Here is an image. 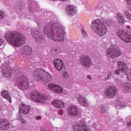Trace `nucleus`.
Returning <instances> with one entry per match:
<instances>
[{
	"mask_svg": "<svg viewBox=\"0 0 131 131\" xmlns=\"http://www.w3.org/2000/svg\"><path fill=\"white\" fill-rule=\"evenodd\" d=\"M43 31L46 36L53 39L54 41L64 40V36H65L64 27L59 23L50 21L46 25Z\"/></svg>",
	"mask_w": 131,
	"mask_h": 131,
	"instance_id": "f257e3e1",
	"label": "nucleus"
},
{
	"mask_svg": "<svg viewBox=\"0 0 131 131\" xmlns=\"http://www.w3.org/2000/svg\"><path fill=\"white\" fill-rule=\"evenodd\" d=\"M4 37L10 45L14 47H20L21 45L25 43V37L17 32H7Z\"/></svg>",
	"mask_w": 131,
	"mask_h": 131,
	"instance_id": "f03ea898",
	"label": "nucleus"
},
{
	"mask_svg": "<svg viewBox=\"0 0 131 131\" xmlns=\"http://www.w3.org/2000/svg\"><path fill=\"white\" fill-rule=\"evenodd\" d=\"M92 29L100 36H104L107 34V27L103 21L100 19H96L92 23Z\"/></svg>",
	"mask_w": 131,
	"mask_h": 131,
	"instance_id": "7ed1b4c3",
	"label": "nucleus"
},
{
	"mask_svg": "<svg viewBox=\"0 0 131 131\" xmlns=\"http://www.w3.org/2000/svg\"><path fill=\"white\" fill-rule=\"evenodd\" d=\"M33 76L36 80H41L43 83H48L52 80V76L49 73L40 69L36 70L33 73Z\"/></svg>",
	"mask_w": 131,
	"mask_h": 131,
	"instance_id": "20e7f679",
	"label": "nucleus"
},
{
	"mask_svg": "<svg viewBox=\"0 0 131 131\" xmlns=\"http://www.w3.org/2000/svg\"><path fill=\"white\" fill-rule=\"evenodd\" d=\"M105 54L106 57L110 59H115V58H118L122 55V51L118 46L115 45L108 48L105 51Z\"/></svg>",
	"mask_w": 131,
	"mask_h": 131,
	"instance_id": "39448f33",
	"label": "nucleus"
},
{
	"mask_svg": "<svg viewBox=\"0 0 131 131\" xmlns=\"http://www.w3.org/2000/svg\"><path fill=\"white\" fill-rule=\"evenodd\" d=\"M30 97L31 100L37 103H43L48 99V96L47 95L41 94L36 90L31 93Z\"/></svg>",
	"mask_w": 131,
	"mask_h": 131,
	"instance_id": "423d86ee",
	"label": "nucleus"
},
{
	"mask_svg": "<svg viewBox=\"0 0 131 131\" xmlns=\"http://www.w3.org/2000/svg\"><path fill=\"white\" fill-rule=\"evenodd\" d=\"M79 63L82 67L86 69H89L92 67L93 61L91 57L88 55L82 54L80 56L79 59Z\"/></svg>",
	"mask_w": 131,
	"mask_h": 131,
	"instance_id": "0eeeda50",
	"label": "nucleus"
},
{
	"mask_svg": "<svg viewBox=\"0 0 131 131\" xmlns=\"http://www.w3.org/2000/svg\"><path fill=\"white\" fill-rule=\"evenodd\" d=\"M16 83L22 91H26L29 88V82L27 77L24 76H21L17 78Z\"/></svg>",
	"mask_w": 131,
	"mask_h": 131,
	"instance_id": "6e6552de",
	"label": "nucleus"
},
{
	"mask_svg": "<svg viewBox=\"0 0 131 131\" xmlns=\"http://www.w3.org/2000/svg\"><path fill=\"white\" fill-rule=\"evenodd\" d=\"M32 36L35 38V40L37 43H42L46 39L45 36L42 35V33L37 29H33L31 30Z\"/></svg>",
	"mask_w": 131,
	"mask_h": 131,
	"instance_id": "1a4fd4ad",
	"label": "nucleus"
},
{
	"mask_svg": "<svg viewBox=\"0 0 131 131\" xmlns=\"http://www.w3.org/2000/svg\"><path fill=\"white\" fill-rule=\"evenodd\" d=\"M117 67V70L115 71L116 75H119L120 73H124L127 70L126 63L122 61H118Z\"/></svg>",
	"mask_w": 131,
	"mask_h": 131,
	"instance_id": "9d476101",
	"label": "nucleus"
},
{
	"mask_svg": "<svg viewBox=\"0 0 131 131\" xmlns=\"http://www.w3.org/2000/svg\"><path fill=\"white\" fill-rule=\"evenodd\" d=\"M118 35L125 42H131V32L122 30L118 33Z\"/></svg>",
	"mask_w": 131,
	"mask_h": 131,
	"instance_id": "9b49d317",
	"label": "nucleus"
},
{
	"mask_svg": "<svg viewBox=\"0 0 131 131\" xmlns=\"http://www.w3.org/2000/svg\"><path fill=\"white\" fill-rule=\"evenodd\" d=\"M116 94H117V89H116L115 86L113 85L110 86L105 92L106 97L109 99L114 98L116 96Z\"/></svg>",
	"mask_w": 131,
	"mask_h": 131,
	"instance_id": "f8f14e48",
	"label": "nucleus"
},
{
	"mask_svg": "<svg viewBox=\"0 0 131 131\" xmlns=\"http://www.w3.org/2000/svg\"><path fill=\"white\" fill-rule=\"evenodd\" d=\"M76 12H77V9L73 5H69L66 8V13L68 16L72 17V16H74L76 14Z\"/></svg>",
	"mask_w": 131,
	"mask_h": 131,
	"instance_id": "ddd939ff",
	"label": "nucleus"
},
{
	"mask_svg": "<svg viewBox=\"0 0 131 131\" xmlns=\"http://www.w3.org/2000/svg\"><path fill=\"white\" fill-rule=\"evenodd\" d=\"M2 70L3 72L4 76L7 78L11 77L13 71L11 69V68H10L9 66H6V64H3L2 66Z\"/></svg>",
	"mask_w": 131,
	"mask_h": 131,
	"instance_id": "4468645a",
	"label": "nucleus"
},
{
	"mask_svg": "<svg viewBox=\"0 0 131 131\" xmlns=\"http://www.w3.org/2000/svg\"><path fill=\"white\" fill-rule=\"evenodd\" d=\"M53 63L54 64V67L57 71H61V70H64L65 69V66H64V62L60 59H56L54 60Z\"/></svg>",
	"mask_w": 131,
	"mask_h": 131,
	"instance_id": "2eb2a0df",
	"label": "nucleus"
},
{
	"mask_svg": "<svg viewBox=\"0 0 131 131\" xmlns=\"http://www.w3.org/2000/svg\"><path fill=\"white\" fill-rule=\"evenodd\" d=\"M48 88L49 90H51V91H52L56 94H62L63 93V89L58 85L50 84L48 85Z\"/></svg>",
	"mask_w": 131,
	"mask_h": 131,
	"instance_id": "dca6fc26",
	"label": "nucleus"
},
{
	"mask_svg": "<svg viewBox=\"0 0 131 131\" xmlns=\"http://www.w3.org/2000/svg\"><path fill=\"white\" fill-rule=\"evenodd\" d=\"M67 110L68 115L71 116H77L78 115V108L75 105H70Z\"/></svg>",
	"mask_w": 131,
	"mask_h": 131,
	"instance_id": "f3484780",
	"label": "nucleus"
},
{
	"mask_svg": "<svg viewBox=\"0 0 131 131\" xmlns=\"http://www.w3.org/2000/svg\"><path fill=\"white\" fill-rule=\"evenodd\" d=\"M77 99L78 103H79L82 106H84V107H90V102H89V100H88V99L84 96L79 95L77 97Z\"/></svg>",
	"mask_w": 131,
	"mask_h": 131,
	"instance_id": "a211bd4d",
	"label": "nucleus"
},
{
	"mask_svg": "<svg viewBox=\"0 0 131 131\" xmlns=\"http://www.w3.org/2000/svg\"><path fill=\"white\" fill-rule=\"evenodd\" d=\"M10 127V122L6 119H0V129L1 130H6Z\"/></svg>",
	"mask_w": 131,
	"mask_h": 131,
	"instance_id": "6ab92c4d",
	"label": "nucleus"
},
{
	"mask_svg": "<svg viewBox=\"0 0 131 131\" xmlns=\"http://www.w3.org/2000/svg\"><path fill=\"white\" fill-rule=\"evenodd\" d=\"M73 129L74 131H91L90 127H88L82 123L75 126Z\"/></svg>",
	"mask_w": 131,
	"mask_h": 131,
	"instance_id": "aec40b11",
	"label": "nucleus"
},
{
	"mask_svg": "<svg viewBox=\"0 0 131 131\" xmlns=\"http://www.w3.org/2000/svg\"><path fill=\"white\" fill-rule=\"evenodd\" d=\"M31 109V107L29 105H26L24 104H22L20 105L19 110L23 114H28V113L30 112Z\"/></svg>",
	"mask_w": 131,
	"mask_h": 131,
	"instance_id": "412c9836",
	"label": "nucleus"
},
{
	"mask_svg": "<svg viewBox=\"0 0 131 131\" xmlns=\"http://www.w3.org/2000/svg\"><path fill=\"white\" fill-rule=\"evenodd\" d=\"M52 104L54 107L58 108H63L65 105L64 102H62V101L59 100L58 99L53 100L52 102Z\"/></svg>",
	"mask_w": 131,
	"mask_h": 131,
	"instance_id": "4be33fe9",
	"label": "nucleus"
},
{
	"mask_svg": "<svg viewBox=\"0 0 131 131\" xmlns=\"http://www.w3.org/2000/svg\"><path fill=\"white\" fill-rule=\"evenodd\" d=\"M32 50L31 49V47L28 46H25L21 49V53L23 55H26L27 56H29V55H31V52Z\"/></svg>",
	"mask_w": 131,
	"mask_h": 131,
	"instance_id": "5701e85b",
	"label": "nucleus"
},
{
	"mask_svg": "<svg viewBox=\"0 0 131 131\" xmlns=\"http://www.w3.org/2000/svg\"><path fill=\"white\" fill-rule=\"evenodd\" d=\"M116 18H117V20L118 23H119V24L123 25L125 22H126V21L125 20V17H124V16L121 13H117Z\"/></svg>",
	"mask_w": 131,
	"mask_h": 131,
	"instance_id": "b1692460",
	"label": "nucleus"
},
{
	"mask_svg": "<svg viewBox=\"0 0 131 131\" xmlns=\"http://www.w3.org/2000/svg\"><path fill=\"white\" fill-rule=\"evenodd\" d=\"M100 9L102 11H103L104 13H111V9H110V7L107 6L106 4H104L101 6Z\"/></svg>",
	"mask_w": 131,
	"mask_h": 131,
	"instance_id": "393cba45",
	"label": "nucleus"
},
{
	"mask_svg": "<svg viewBox=\"0 0 131 131\" xmlns=\"http://www.w3.org/2000/svg\"><path fill=\"white\" fill-rule=\"evenodd\" d=\"M124 91L125 93H129L131 92V84L126 83L123 84Z\"/></svg>",
	"mask_w": 131,
	"mask_h": 131,
	"instance_id": "a878e982",
	"label": "nucleus"
},
{
	"mask_svg": "<svg viewBox=\"0 0 131 131\" xmlns=\"http://www.w3.org/2000/svg\"><path fill=\"white\" fill-rule=\"evenodd\" d=\"M1 95H2L4 98L8 100L9 102H11V97H10V95L9 94V92H8V91L4 90L2 92Z\"/></svg>",
	"mask_w": 131,
	"mask_h": 131,
	"instance_id": "bb28decb",
	"label": "nucleus"
},
{
	"mask_svg": "<svg viewBox=\"0 0 131 131\" xmlns=\"http://www.w3.org/2000/svg\"><path fill=\"white\" fill-rule=\"evenodd\" d=\"M99 112L103 114V113H106L107 112V105H101L99 106Z\"/></svg>",
	"mask_w": 131,
	"mask_h": 131,
	"instance_id": "cd10ccee",
	"label": "nucleus"
},
{
	"mask_svg": "<svg viewBox=\"0 0 131 131\" xmlns=\"http://www.w3.org/2000/svg\"><path fill=\"white\" fill-rule=\"evenodd\" d=\"M123 13L127 20L131 21V14L129 12L127 11L126 10H124Z\"/></svg>",
	"mask_w": 131,
	"mask_h": 131,
	"instance_id": "c85d7f7f",
	"label": "nucleus"
},
{
	"mask_svg": "<svg viewBox=\"0 0 131 131\" xmlns=\"http://www.w3.org/2000/svg\"><path fill=\"white\" fill-rule=\"evenodd\" d=\"M122 107H125V105L122 104L120 101H116L115 108H116V109H121Z\"/></svg>",
	"mask_w": 131,
	"mask_h": 131,
	"instance_id": "c756f323",
	"label": "nucleus"
},
{
	"mask_svg": "<svg viewBox=\"0 0 131 131\" xmlns=\"http://www.w3.org/2000/svg\"><path fill=\"white\" fill-rule=\"evenodd\" d=\"M62 76L64 79H68V78L70 77V74H69L68 72L65 71L64 72H63Z\"/></svg>",
	"mask_w": 131,
	"mask_h": 131,
	"instance_id": "7c9ffc66",
	"label": "nucleus"
},
{
	"mask_svg": "<svg viewBox=\"0 0 131 131\" xmlns=\"http://www.w3.org/2000/svg\"><path fill=\"white\" fill-rule=\"evenodd\" d=\"M17 7L19 10H23L25 8V4L23 2H18Z\"/></svg>",
	"mask_w": 131,
	"mask_h": 131,
	"instance_id": "2f4dec72",
	"label": "nucleus"
},
{
	"mask_svg": "<svg viewBox=\"0 0 131 131\" xmlns=\"http://www.w3.org/2000/svg\"><path fill=\"white\" fill-rule=\"evenodd\" d=\"M103 21L104 23L106 24V25H107V26H110V25H111V20L109 19H105Z\"/></svg>",
	"mask_w": 131,
	"mask_h": 131,
	"instance_id": "473e14b6",
	"label": "nucleus"
},
{
	"mask_svg": "<svg viewBox=\"0 0 131 131\" xmlns=\"http://www.w3.org/2000/svg\"><path fill=\"white\" fill-rule=\"evenodd\" d=\"M52 52L53 54H54L55 55H57V54H59L60 53V50L57 49H54L52 50Z\"/></svg>",
	"mask_w": 131,
	"mask_h": 131,
	"instance_id": "72a5a7b5",
	"label": "nucleus"
},
{
	"mask_svg": "<svg viewBox=\"0 0 131 131\" xmlns=\"http://www.w3.org/2000/svg\"><path fill=\"white\" fill-rule=\"evenodd\" d=\"M5 16L6 14H5V13L3 11H0V18L3 19Z\"/></svg>",
	"mask_w": 131,
	"mask_h": 131,
	"instance_id": "f704fd0d",
	"label": "nucleus"
},
{
	"mask_svg": "<svg viewBox=\"0 0 131 131\" xmlns=\"http://www.w3.org/2000/svg\"><path fill=\"white\" fill-rule=\"evenodd\" d=\"M81 33L83 36H87L88 34H86V32L83 29L81 30Z\"/></svg>",
	"mask_w": 131,
	"mask_h": 131,
	"instance_id": "c9c22d12",
	"label": "nucleus"
},
{
	"mask_svg": "<svg viewBox=\"0 0 131 131\" xmlns=\"http://www.w3.org/2000/svg\"><path fill=\"white\" fill-rule=\"evenodd\" d=\"M58 113L59 115H63V114H64V112H63V110H60L58 111Z\"/></svg>",
	"mask_w": 131,
	"mask_h": 131,
	"instance_id": "e433bc0d",
	"label": "nucleus"
},
{
	"mask_svg": "<svg viewBox=\"0 0 131 131\" xmlns=\"http://www.w3.org/2000/svg\"><path fill=\"white\" fill-rule=\"evenodd\" d=\"M111 76V72H109L107 73V78H105L104 79L105 80H108V78H110V77Z\"/></svg>",
	"mask_w": 131,
	"mask_h": 131,
	"instance_id": "4c0bfd02",
	"label": "nucleus"
},
{
	"mask_svg": "<svg viewBox=\"0 0 131 131\" xmlns=\"http://www.w3.org/2000/svg\"><path fill=\"white\" fill-rule=\"evenodd\" d=\"M4 45V40L0 37V46Z\"/></svg>",
	"mask_w": 131,
	"mask_h": 131,
	"instance_id": "58836bf2",
	"label": "nucleus"
},
{
	"mask_svg": "<svg viewBox=\"0 0 131 131\" xmlns=\"http://www.w3.org/2000/svg\"><path fill=\"white\" fill-rule=\"evenodd\" d=\"M127 5H131V0H125Z\"/></svg>",
	"mask_w": 131,
	"mask_h": 131,
	"instance_id": "ea45409f",
	"label": "nucleus"
},
{
	"mask_svg": "<svg viewBox=\"0 0 131 131\" xmlns=\"http://www.w3.org/2000/svg\"><path fill=\"white\" fill-rule=\"evenodd\" d=\"M126 9L127 10V11L131 12V6H127L126 7Z\"/></svg>",
	"mask_w": 131,
	"mask_h": 131,
	"instance_id": "a19ab883",
	"label": "nucleus"
},
{
	"mask_svg": "<svg viewBox=\"0 0 131 131\" xmlns=\"http://www.w3.org/2000/svg\"><path fill=\"white\" fill-rule=\"evenodd\" d=\"M127 126H128V127H130V126H131V120L130 121L127 122Z\"/></svg>",
	"mask_w": 131,
	"mask_h": 131,
	"instance_id": "79ce46f5",
	"label": "nucleus"
},
{
	"mask_svg": "<svg viewBox=\"0 0 131 131\" xmlns=\"http://www.w3.org/2000/svg\"><path fill=\"white\" fill-rule=\"evenodd\" d=\"M36 120H39L40 119H41V117L40 116H39L35 118Z\"/></svg>",
	"mask_w": 131,
	"mask_h": 131,
	"instance_id": "37998d69",
	"label": "nucleus"
},
{
	"mask_svg": "<svg viewBox=\"0 0 131 131\" xmlns=\"http://www.w3.org/2000/svg\"><path fill=\"white\" fill-rule=\"evenodd\" d=\"M87 78H88V79L92 80V76H91V75H88V76H87Z\"/></svg>",
	"mask_w": 131,
	"mask_h": 131,
	"instance_id": "c03bdc74",
	"label": "nucleus"
},
{
	"mask_svg": "<svg viewBox=\"0 0 131 131\" xmlns=\"http://www.w3.org/2000/svg\"><path fill=\"white\" fill-rule=\"evenodd\" d=\"M43 66H44V67H47V62H43Z\"/></svg>",
	"mask_w": 131,
	"mask_h": 131,
	"instance_id": "a18cd8bd",
	"label": "nucleus"
},
{
	"mask_svg": "<svg viewBox=\"0 0 131 131\" xmlns=\"http://www.w3.org/2000/svg\"><path fill=\"white\" fill-rule=\"evenodd\" d=\"M21 122H22L23 123H25L26 121H25V120H21Z\"/></svg>",
	"mask_w": 131,
	"mask_h": 131,
	"instance_id": "49530a36",
	"label": "nucleus"
},
{
	"mask_svg": "<svg viewBox=\"0 0 131 131\" xmlns=\"http://www.w3.org/2000/svg\"><path fill=\"white\" fill-rule=\"evenodd\" d=\"M59 1H60V2H66V1L67 0H59Z\"/></svg>",
	"mask_w": 131,
	"mask_h": 131,
	"instance_id": "de8ad7c7",
	"label": "nucleus"
},
{
	"mask_svg": "<svg viewBox=\"0 0 131 131\" xmlns=\"http://www.w3.org/2000/svg\"><path fill=\"white\" fill-rule=\"evenodd\" d=\"M83 3H85L86 2V0H81Z\"/></svg>",
	"mask_w": 131,
	"mask_h": 131,
	"instance_id": "09e8293b",
	"label": "nucleus"
},
{
	"mask_svg": "<svg viewBox=\"0 0 131 131\" xmlns=\"http://www.w3.org/2000/svg\"><path fill=\"white\" fill-rule=\"evenodd\" d=\"M101 14H103V12H101Z\"/></svg>",
	"mask_w": 131,
	"mask_h": 131,
	"instance_id": "8fccbe9b",
	"label": "nucleus"
}]
</instances>
